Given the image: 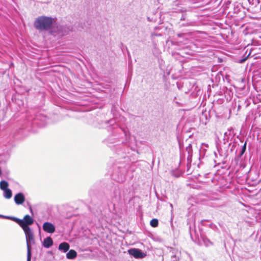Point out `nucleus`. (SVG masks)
<instances>
[{"label": "nucleus", "instance_id": "18", "mask_svg": "<svg viewBox=\"0 0 261 261\" xmlns=\"http://www.w3.org/2000/svg\"><path fill=\"white\" fill-rule=\"evenodd\" d=\"M247 149V140L245 142L244 144L241 147V149L239 152H237V155H236V157L234 158L236 161L238 162L244 154Z\"/></svg>", "mask_w": 261, "mask_h": 261}, {"label": "nucleus", "instance_id": "8", "mask_svg": "<svg viewBox=\"0 0 261 261\" xmlns=\"http://www.w3.org/2000/svg\"><path fill=\"white\" fill-rule=\"evenodd\" d=\"M189 232L191 239L195 242H197L199 246L203 245L205 247H209L213 245V242L205 235L201 234L200 238H199L195 225L194 226L193 229L192 228L191 225L189 226Z\"/></svg>", "mask_w": 261, "mask_h": 261}, {"label": "nucleus", "instance_id": "39", "mask_svg": "<svg viewBox=\"0 0 261 261\" xmlns=\"http://www.w3.org/2000/svg\"><path fill=\"white\" fill-rule=\"evenodd\" d=\"M179 2V1L178 0H176L175 1H174V3H175L176 5H178Z\"/></svg>", "mask_w": 261, "mask_h": 261}, {"label": "nucleus", "instance_id": "36", "mask_svg": "<svg viewBox=\"0 0 261 261\" xmlns=\"http://www.w3.org/2000/svg\"><path fill=\"white\" fill-rule=\"evenodd\" d=\"M29 210H30V211L31 213L33 215L34 213H33V209H32V207L29 208Z\"/></svg>", "mask_w": 261, "mask_h": 261}, {"label": "nucleus", "instance_id": "28", "mask_svg": "<svg viewBox=\"0 0 261 261\" xmlns=\"http://www.w3.org/2000/svg\"><path fill=\"white\" fill-rule=\"evenodd\" d=\"M208 227L211 229H213L215 231H218L219 229L218 227L213 223H211L208 225Z\"/></svg>", "mask_w": 261, "mask_h": 261}, {"label": "nucleus", "instance_id": "47", "mask_svg": "<svg viewBox=\"0 0 261 261\" xmlns=\"http://www.w3.org/2000/svg\"><path fill=\"white\" fill-rule=\"evenodd\" d=\"M27 261H28V258H27ZM30 261H31V260Z\"/></svg>", "mask_w": 261, "mask_h": 261}, {"label": "nucleus", "instance_id": "26", "mask_svg": "<svg viewBox=\"0 0 261 261\" xmlns=\"http://www.w3.org/2000/svg\"><path fill=\"white\" fill-rule=\"evenodd\" d=\"M9 189V183L5 180L0 181V189L2 191Z\"/></svg>", "mask_w": 261, "mask_h": 261}, {"label": "nucleus", "instance_id": "32", "mask_svg": "<svg viewBox=\"0 0 261 261\" xmlns=\"http://www.w3.org/2000/svg\"><path fill=\"white\" fill-rule=\"evenodd\" d=\"M162 34L161 33H151V36H162Z\"/></svg>", "mask_w": 261, "mask_h": 261}, {"label": "nucleus", "instance_id": "4", "mask_svg": "<svg viewBox=\"0 0 261 261\" xmlns=\"http://www.w3.org/2000/svg\"><path fill=\"white\" fill-rule=\"evenodd\" d=\"M35 222L33 217L27 214L25 215L23 219H21L18 223V225L23 230L27 242V257L28 261H30L32 259V252L31 245L35 244V239L34 232L32 229L30 227Z\"/></svg>", "mask_w": 261, "mask_h": 261}, {"label": "nucleus", "instance_id": "25", "mask_svg": "<svg viewBox=\"0 0 261 261\" xmlns=\"http://www.w3.org/2000/svg\"><path fill=\"white\" fill-rule=\"evenodd\" d=\"M3 191V196L7 199H10L13 195L12 191L10 189H8Z\"/></svg>", "mask_w": 261, "mask_h": 261}, {"label": "nucleus", "instance_id": "31", "mask_svg": "<svg viewBox=\"0 0 261 261\" xmlns=\"http://www.w3.org/2000/svg\"><path fill=\"white\" fill-rule=\"evenodd\" d=\"M178 259H179L178 258H177L176 255L175 254L172 255V256L171 257V261H178Z\"/></svg>", "mask_w": 261, "mask_h": 261}, {"label": "nucleus", "instance_id": "30", "mask_svg": "<svg viewBox=\"0 0 261 261\" xmlns=\"http://www.w3.org/2000/svg\"><path fill=\"white\" fill-rule=\"evenodd\" d=\"M248 56L246 57H242L241 58V59H239L238 62L240 63H244L247 59Z\"/></svg>", "mask_w": 261, "mask_h": 261}, {"label": "nucleus", "instance_id": "40", "mask_svg": "<svg viewBox=\"0 0 261 261\" xmlns=\"http://www.w3.org/2000/svg\"><path fill=\"white\" fill-rule=\"evenodd\" d=\"M91 194H92V188L90 189V191H89V194L91 196Z\"/></svg>", "mask_w": 261, "mask_h": 261}, {"label": "nucleus", "instance_id": "23", "mask_svg": "<svg viewBox=\"0 0 261 261\" xmlns=\"http://www.w3.org/2000/svg\"><path fill=\"white\" fill-rule=\"evenodd\" d=\"M10 158V154L8 153L0 154V164H6Z\"/></svg>", "mask_w": 261, "mask_h": 261}, {"label": "nucleus", "instance_id": "3", "mask_svg": "<svg viewBox=\"0 0 261 261\" xmlns=\"http://www.w3.org/2000/svg\"><path fill=\"white\" fill-rule=\"evenodd\" d=\"M49 117L43 110H39L32 114H27L21 129L35 133L38 128L45 126L49 122Z\"/></svg>", "mask_w": 261, "mask_h": 261}, {"label": "nucleus", "instance_id": "29", "mask_svg": "<svg viewBox=\"0 0 261 261\" xmlns=\"http://www.w3.org/2000/svg\"><path fill=\"white\" fill-rule=\"evenodd\" d=\"M210 220H207V219H204V220H202L201 221H200V224L202 225V226H206V224H205V223L206 222H209Z\"/></svg>", "mask_w": 261, "mask_h": 261}, {"label": "nucleus", "instance_id": "12", "mask_svg": "<svg viewBox=\"0 0 261 261\" xmlns=\"http://www.w3.org/2000/svg\"><path fill=\"white\" fill-rule=\"evenodd\" d=\"M11 100L14 104L16 105L19 108L23 106L24 101L22 96L19 94L15 93L12 95Z\"/></svg>", "mask_w": 261, "mask_h": 261}, {"label": "nucleus", "instance_id": "45", "mask_svg": "<svg viewBox=\"0 0 261 261\" xmlns=\"http://www.w3.org/2000/svg\"><path fill=\"white\" fill-rule=\"evenodd\" d=\"M178 36L180 37V34H178Z\"/></svg>", "mask_w": 261, "mask_h": 261}, {"label": "nucleus", "instance_id": "14", "mask_svg": "<svg viewBox=\"0 0 261 261\" xmlns=\"http://www.w3.org/2000/svg\"><path fill=\"white\" fill-rule=\"evenodd\" d=\"M208 148V145L207 144H205L204 143H202L201 144V147L199 150V160L200 161V163H202V160H203L206 154V152L207 151V149Z\"/></svg>", "mask_w": 261, "mask_h": 261}, {"label": "nucleus", "instance_id": "13", "mask_svg": "<svg viewBox=\"0 0 261 261\" xmlns=\"http://www.w3.org/2000/svg\"><path fill=\"white\" fill-rule=\"evenodd\" d=\"M42 229L45 232L53 233L56 230L55 226L51 222H45L42 225Z\"/></svg>", "mask_w": 261, "mask_h": 261}, {"label": "nucleus", "instance_id": "19", "mask_svg": "<svg viewBox=\"0 0 261 261\" xmlns=\"http://www.w3.org/2000/svg\"><path fill=\"white\" fill-rule=\"evenodd\" d=\"M53 240L50 237H47L44 239L42 243V246L45 248H49L53 245Z\"/></svg>", "mask_w": 261, "mask_h": 261}, {"label": "nucleus", "instance_id": "22", "mask_svg": "<svg viewBox=\"0 0 261 261\" xmlns=\"http://www.w3.org/2000/svg\"><path fill=\"white\" fill-rule=\"evenodd\" d=\"M0 218H3L13 221L16 223L17 224L21 219L14 216H5L1 214H0Z\"/></svg>", "mask_w": 261, "mask_h": 261}, {"label": "nucleus", "instance_id": "10", "mask_svg": "<svg viewBox=\"0 0 261 261\" xmlns=\"http://www.w3.org/2000/svg\"><path fill=\"white\" fill-rule=\"evenodd\" d=\"M128 254L135 258L141 259L146 256V253L139 248H133L128 250Z\"/></svg>", "mask_w": 261, "mask_h": 261}, {"label": "nucleus", "instance_id": "38", "mask_svg": "<svg viewBox=\"0 0 261 261\" xmlns=\"http://www.w3.org/2000/svg\"><path fill=\"white\" fill-rule=\"evenodd\" d=\"M218 78V79H219V80H220V75L218 73V74L216 75V80H217Z\"/></svg>", "mask_w": 261, "mask_h": 261}, {"label": "nucleus", "instance_id": "9", "mask_svg": "<svg viewBox=\"0 0 261 261\" xmlns=\"http://www.w3.org/2000/svg\"><path fill=\"white\" fill-rule=\"evenodd\" d=\"M73 30L72 26L70 25H60L57 24V22L54 31H51L50 35L56 36L57 35L63 36L68 34Z\"/></svg>", "mask_w": 261, "mask_h": 261}, {"label": "nucleus", "instance_id": "16", "mask_svg": "<svg viewBox=\"0 0 261 261\" xmlns=\"http://www.w3.org/2000/svg\"><path fill=\"white\" fill-rule=\"evenodd\" d=\"M14 200L17 205L22 204L25 200L24 194L21 192L16 194L14 197Z\"/></svg>", "mask_w": 261, "mask_h": 261}, {"label": "nucleus", "instance_id": "6", "mask_svg": "<svg viewBox=\"0 0 261 261\" xmlns=\"http://www.w3.org/2000/svg\"><path fill=\"white\" fill-rule=\"evenodd\" d=\"M113 171L111 174L113 180L117 182H122L125 179L128 165L125 163H117L113 166Z\"/></svg>", "mask_w": 261, "mask_h": 261}, {"label": "nucleus", "instance_id": "1", "mask_svg": "<svg viewBox=\"0 0 261 261\" xmlns=\"http://www.w3.org/2000/svg\"><path fill=\"white\" fill-rule=\"evenodd\" d=\"M123 188L118 184L111 183L107 186L103 194L91 197L89 209L100 222L113 217L116 213L115 204L125 197Z\"/></svg>", "mask_w": 261, "mask_h": 261}, {"label": "nucleus", "instance_id": "21", "mask_svg": "<svg viewBox=\"0 0 261 261\" xmlns=\"http://www.w3.org/2000/svg\"><path fill=\"white\" fill-rule=\"evenodd\" d=\"M69 244L68 243L64 242L59 244L58 249L63 252H66L69 250Z\"/></svg>", "mask_w": 261, "mask_h": 261}, {"label": "nucleus", "instance_id": "44", "mask_svg": "<svg viewBox=\"0 0 261 261\" xmlns=\"http://www.w3.org/2000/svg\"><path fill=\"white\" fill-rule=\"evenodd\" d=\"M171 221H172V218L171 219ZM172 225V222H171V226Z\"/></svg>", "mask_w": 261, "mask_h": 261}, {"label": "nucleus", "instance_id": "5", "mask_svg": "<svg viewBox=\"0 0 261 261\" xmlns=\"http://www.w3.org/2000/svg\"><path fill=\"white\" fill-rule=\"evenodd\" d=\"M56 21V17L42 15L36 18L34 27L39 31H47L50 35L51 31L54 30Z\"/></svg>", "mask_w": 261, "mask_h": 261}, {"label": "nucleus", "instance_id": "11", "mask_svg": "<svg viewBox=\"0 0 261 261\" xmlns=\"http://www.w3.org/2000/svg\"><path fill=\"white\" fill-rule=\"evenodd\" d=\"M236 134L234 132V128L232 127H230L227 129V130L224 133V142L223 143H229L232 142L234 138V136Z\"/></svg>", "mask_w": 261, "mask_h": 261}, {"label": "nucleus", "instance_id": "41", "mask_svg": "<svg viewBox=\"0 0 261 261\" xmlns=\"http://www.w3.org/2000/svg\"><path fill=\"white\" fill-rule=\"evenodd\" d=\"M170 207L172 208L171 211H173V204L172 203L170 204Z\"/></svg>", "mask_w": 261, "mask_h": 261}, {"label": "nucleus", "instance_id": "35", "mask_svg": "<svg viewBox=\"0 0 261 261\" xmlns=\"http://www.w3.org/2000/svg\"><path fill=\"white\" fill-rule=\"evenodd\" d=\"M27 206L29 207V208L32 207V205L29 202L27 201Z\"/></svg>", "mask_w": 261, "mask_h": 261}, {"label": "nucleus", "instance_id": "7", "mask_svg": "<svg viewBox=\"0 0 261 261\" xmlns=\"http://www.w3.org/2000/svg\"><path fill=\"white\" fill-rule=\"evenodd\" d=\"M239 145L236 139H234L232 142L229 143H223V144L220 149L218 148V151L220 156L223 159L227 158L230 154H234L235 157L237 155L238 149H236L237 146Z\"/></svg>", "mask_w": 261, "mask_h": 261}, {"label": "nucleus", "instance_id": "33", "mask_svg": "<svg viewBox=\"0 0 261 261\" xmlns=\"http://www.w3.org/2000/svg\"><path fill=\"white\" fill-rule=\"evenodd\" d=\"M224 100L222 98H218L216 101V102L218 104H221L223 102Z\"/></svg>", "mask_w": 261, "mask_h": 261}, {"label": "nucleus", "instance_id": "27", "mask_svg": "<svg viewBox=\"0 0 261 261\" xmlns=\"http://www.w3.org/2000/svg\"><path fill=\"white\" fill-rule=\"evenodd\" d=\"M150 225L153 227H156L159 225V221L156 218H153L150 221Z\"/></svg>", "mask_w": 261, "mask_h": 261}, {"label": "nucleus", "instance_id": "42", "mask_svg": "<svg viewBox=\"0 0 261 261\" xmlns=\"http://www.w3.org/2000/svg\"><path fill=\"white\" fill-rule=\"evenodd\" d=\"M222 163L223 164H225V162L224 161H223Z\"/></svg>", "mask_w": 261, "mask_h": 261}, {"label": "nucleus", "instance_id": "20", "mask_svg": "<svg viewBox=\"0 0 261 261\" xmlns=\"http://www.w3.org/2000/svg\"><path fill=\"white\" fill-rule=\"evenodd\" d=\"M211 117L209 114V112H207L206 110L202 111V114L200 117V120L204 124H206L207 122L210 120Z\"/></svg>", "mask_w": 261, "mask_h": 261}, {"label": "nucleus", "instance_id": "34", "mask_svg": "<svg viewBox=\"0 0 261 261\" xmlns=\"http://www.w3.org/2000/svg\"><path fill=\"white\" fill-rule=\"evenodd\" d=\"M248 2V3L251 5H254L255 3V1L256 0H247Z\"/></svg>", "mask_w": 261, "mask_h": 261}, {"label": "nucleus", "instance_id": "43", "mask_svg": "<svg viewBox=\"0 0 261 261\" xmlns=\"http://www.w3.org/2000/svg\"><path fill=\"white\" fill-rule=\"evenodd\" d=\"M158 28H159V27H155V28H154L155 30H156V29H158Z\"/></svg>", "mask_w": 261, "mask_h": 261}, {"label": "nucleus", "instance_id": "37", "mask_svg": "<svg viewBox=\"0 0 261 261\" xmlns=\"http://www.w3.org/2000/svg\"><path fill=\"white\" fill-rule=\"evenodd\" d=\"M180 20H185V17L184 15H182L180 19Z\"/></svg>", "mask_w": 261, "mask_h": 261}, {"label": "nucleus", "instance_id": "17", "mask_svg": "<svg viewBox=\"0 0 261 261\" xmlns=\"http://www.w3.org/2000/svg\"><path fill=\"white\" fill-rule=\"evenodd\" d=\"M186 151L187 152L188 156L187 158V166H191V164L192 161L193 156V149L191 144H189L188 146L186 148Z\"/></svg>", "mask_w": 261, "mask_h": 261}, {"label": "nucleus", "instance_id": "48", "mask_svg": "<svg viewBox=\"0 0 261 261\" xmlns=\"http://www.w3.org/2000/svg\"><path fill=\"white\" fill-rule=\"evenodd\" d=\"M12 1H13V0H12Z\"/></svg>", "mask_w": 261, "mask_h": 261}, {"label": "nucleus", "instance_id": "2", "mask_svg": "<svg viewBox=\"0 0 261 261\" xmlns=\"http://www.w3.org/2000/svg\"><path fill=\"white\" fill-rule=\"evenodd\" d=\"M92 125L95 127L106 128L111 133L103 140V142L118 154L129 152L132 147L129 145L130 134L128 130L122 128L116 122L115 119L100 122H93Z\"/></svg>", "mask_w": 261, "mask_h": 261}, {"label": "nucleus", "instance_id": "46", "mask_svg": "<svg viewBox=\"0 0 261 261\" xmlns=\"http://www.w3.org/2000/svg\"><path fill=\"white\" fill-rule=\"evenodd\" d=\"M128 56H130L129 53L128 51Z\"/></svg>", "mask_w": 261, "mask_h": 261}, {"label": "nucleus", "instance_id": "15", "mask_svg": "<svg viewBox=\"0 0 261 261\" xmlns=\"http://www.w3.org/2000/svg\"><path fill=\"white\" fill-rule=\"evenodd\" d=\"M231 8L232 9V12L234 14H239L242 12L244 13V7L243 5L238 2L233 3L231 6Z\"/></svg>", "mask_w": 261, "mask_h": 261}, {"label": "nucleus", "instance_id": "24", "mask_svg": "<svg viewBox=\"0 0 261 261\" xmlns=\"http://www.w3.org/2000/svg\"><path fill=\"white\" fill-rule=\"evenodd\" d=\"M77 256V252L73 249L70 250L66 253V257L69 259H74Z\"/></svg>", "mask_w": 261, "mask_h": 261}]
</instances>
